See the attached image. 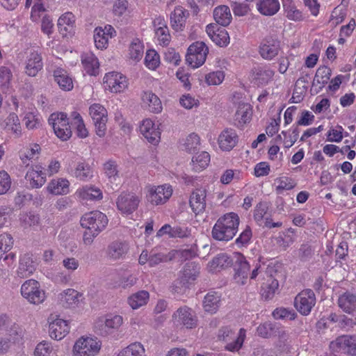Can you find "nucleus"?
Segmentation results:
<instances>
[{"mask_svg": "<svg viewBox=\"0 0 356 356\" xmlns=\"http://www.w3.org/2000/svg\"><path fill=\"white\" fill-rule=\"evenodd\" d=\"M101 348V342L97 338L83 336L79 338L72 348V356L97 355Z\"/></svg>", "mask_w": 356, "mask_h": 356, "instance_id": "1", "label": "nucleus"}, {"mask_svg": "<svg viewBox=\"0 0 356 356\" xmlns=\"http://www.w3.org/2000/svg\"><path fill=\"white\" fill-rule=\"evenodd\" d=\"M218 337L219 340L227 342L225 349L230 352L238 351L243 346L245 337V330L240 329L238 333L235 336L234 332L229 327H223L218 331Z\"/></svg>", "mask_w": 356, "mask_h": 356, "instance_id": "2", "label": "nucleus"}, {"mask_svg": "<svg viewBox=\"0 0 356 356\" xmlns=\"http://www.w3.org/2000/svg\"><path fill=\"white\" fill-rule=\"evenodd\" d=\"M21 294L29 302L33 305L42 303L46 299L45 291L35 280H28L21 286Z\"/></svg>", "mask_w": 356, "mask_h": 356, "instance_id": "3", "label": "nucleus"}, {"mask_svg": "<svg viewBox=\"0 0 356 356\" xmlns=\"http://www.w3.org/2000/svg\"><path fill=\"white\" fill-rule=\"evenodd\" d=\"M89 115L92 120L96 134L103 138L106 133L108 113L106 109L100 104H93L89 107Z\"/></svg>", "mask_w": 356, "mask_h": 356, "instance_id": "4", "label": "nucleus"}, {"mask_svg": "<svg viewBox=\"0 0 356 356\" xmlns=\"http://www.w3.org/2000/svg\"><path fill=\"white\" fill-rule=\"evenodd\" d=\"M48 122L52 126L55 134L62 140H67L72 136L71 127L65 113H54L49 116Z\"/></svg>", "mask_w": 356, "mask_h": 356, "instance_id": "5", "label": "nucleus"}, {"mask_svg": "<svg viewBox=\"0 0 356 356\" xmlns=\"http://www.w3.org/2000/svg\"><path fill=\"white\" fill-rule=\"evenodd\" d=\"M209 49L203 42L197 41L188 49L186 60L193 68L202 65L207 58Z\"/></svg>", "mask_w": 356, "mask_h": 356, "instance_id": "6", "label": "nucleus"}, {"mask_svg": "<svg viewBox=\"0 0 356 356\" xmlns=\"http://www.w3.org/2000/svg\"><path fill=\"white\" fill-rule=\"evenodd\" d=\"M173 323L187 329H193L197 326V317L193 309L187 306L177 309L172 314Z\"/></svg>", "mask_w": 356, "mask_h": 356, "instance_id": "7", "label": "nucleus"}, {"mask_svg": "<svg viewBox=\"0 0 356 356\" xmlns=\"http://www.w3.org/2000/svg\"><path fill=\"white\" fill-rule=\"evenodd\" d=\"M123 323V318L120 315L107 314L99 318L95 327L101 334H108L118 330Z\"/></svg>", "mask_w": 356, "mask_h": 356, "instance_id": "8", "label": "nucleus"}, {"mask_svg": "<svg viewBox=\"0 0 356 356\" xmlns=\"http://www.w3.org/2000/svg\"><path fill=\"white\" fill-rule=\"evenodd\" d=\"M172 188L169 184L151 186L147 188V198L153 205L165 204L172 196Z\"/></svg>", "mask_w": 356, "mask_h": 356, "instance_id": "9", "label": "nucleus"}, {"mask_svg": "<svg viewBox=\"0 0 356 356\" xmlns=\"http://www.w3.org/2000/svg\"><path fill=\"white\" fill-rule=\"evenodd\" d=\"M316 304V296L311 289L303 290L295 298L294 307L303 316L310 314Z\"/></svg>", "mask_w": 356, "mask_h": 356, "instance_id": "10", "label": "nucleus"}, {"mask_svg": "<svg viewBox=\"0 0 356 356\" xmlns=\"http://www.w3.org/2000/svg\"><path fill=\"white\" fill-rule=\"evenodd\" d=\"M58 302L66 309H76L83 303L84 297L82 293L69 288L58 294Z\"/></svg>", "mask_w": 356, "mask_h": 356, "instance_id": "11", "label": "nucleus"}, {"mask_svg": "<svg viewBox=\"0 0 356 356\" xmlns=\"http://www.w3.org/2000/svg\"><path fill=\"white\" fill-rule=\"evenodd\" d=\"M330 348L334 352H343L350 355H356V336L342 335L330 343Z\"/></svg>", "mask_w": 356, "mask_h": 356, "instance_id": "12", "label": "nucleus"}, {"mask_svg": "<svg viewBox=\"0 0 356 356\" xmlns=\"http://www.w3.org/2000/svg\"><path fill=\"white\" fill-rule=\"evenodd\" d=\"M104 85L106 90L112 92H120L127 87V81L122 74L112 72L104 76Z\"/></svg>", "mask_w": 356, "mask_h": 356, "instance_id": "13", "label": "nucleus"}, {"mask_svg": "<svg viewBox=\"0 0 356 356\" xmlns=\"http://www.w3.org/2000/svg\"><path fill=\"white\" fill-rule=\"evenodd\" d=\"M129 250V244L127 241L117 239L108 245L106 254L110 260L118 261L125 258Z\"/></svg>", "mask_w": 356, "mask_h": 356, "instance_id": "14", "label": "nucleus"}, {"mask_svg": "<svg viewBox=\"0 0 356 356\" xmlns=\"http://www.w3.org/2000/svg\"><path fill=\"white\" fill-rule=\"evenodd\" d=\"M140 200L133 193H122L117 200V207L122 213L129 214L138 207Z\"/></svg>", "mask_w": 356, "mask_h": 356, "instance_id": "15", "label": "nucleus"}, {"mask_svg": "<svg viewBox=\"0 0 356 356\" xmlns=\"http://www.w3.org/2000/svg\"><path fill=\"white\" fill-rule=\"evenodd\" d=\"M238 136L232 128L223 129L218 138L219 147L222 151H231L238 143Z\"/></svg>", "mask_w": 356, "mask_h": 356, "instance_id": "16", "label": "nucleus"}, {"mask_svg": "<svg viewBox=\"0 0 356 356\" xmlns=\"http://www.w3.org/2000/svg\"><path fill=\"white\" fill-rule=\"evenodd\" d=\"M140 131L149 143L153 145H156L159 143L161 132L158 126H156L150 119H145L142 122Z\"/></svg>", "mask_w": 356, "mask_h": 356, "instance_id": "17", "label": "nucleus"}, {"mask_svg": "<svg viewBox=\"0 0 356 356\" xmlns=\"http://www.w3.org/2000/svg\"><path fill=\"white\" fill-rule=\"evenodd\" d=\"M206 31L211 40L220 47L227 46L229 42V36L224 28L217 24H210L207 26Z\"/></svg>", "mask_w": 356, "mask_h": 356, "instance_id": "18", "label": "nucleus"}, {"mask_svg": "<svg viewBox=\"0 0 356 356\" xmlns=\"http://www.w3.org/2000/svg\"><path fill=\"white\" fill-rule=\"evenodd\" d=\"M43 63L41 54L37 51H31L26 56L25 73L29 76H35L42 69Z\"/></svg>", "mask_w": 356, "mask_h": 356, "instance_id": "19", "label": "nucleus"}, {"mask_svg": "<svg viewBox=\"0 0 356 356\" xmlns=\"http://www.w3.org/2000/svg\"><path fill=\"white\" fill-rule=\"evenodd\" d=\"M280 49V42L272 38H266L261 43L259 54L266 60H270L279 54Z\"/></svg>", "mask_w": 356, "mask_h": 356, "instance_id": "20", "label": "nucleus"}, {"mask_svg": "<svg viewBox=\"0 0 356 356\" xmlns=\"http://www.w3.org/2000/svg\"><path fill=\"white\" fill-rule=\"evenodd\" d=\"M238 224L228 225L226 224H214L212 229V236L218 241H229L236 233Z\"/></svg>", "mask_w": 356, "mask_h": 356, "instance_id": "21", "label": "nucleus"}, {"mask_svg": "<svg viewBox=\"0 0 356 356\" xmlns=\"http://www.w3.org/2000/svg\"><path fill=\"white\" fill-rule=\"evenodd\" d=\"M83 234V243L91 245L94 239L106 229L104 224H81Z\"/></svg>", "mask_w": 356, "mask_h": 356, "instance_id": "22", "label": "nucleus"}, {"mask_svg": "<svg viewBox=\"0 0 356 356\" xmlns=\"http://www.w3.org/2000/svg\"><path fill=\"white\" fill-rule=\"evenodd\" d=\"M69 331L68 323L63 319L56 318L49 323V336L55 340H61L68 334Z\"/></svg>", "mask_w": 356, "mask_h": 356, "instance_id": "23", "label": "nucleus"}, {"mask_svg": "<svg viewBox=\"0 0 356 356\" xmlns=\"http://www.w3.org/2000/svg\"><path fill=\"white\" fill-rule=\"evenodd\" d=\"M206 196L207 191L204 188H196L191 195L189 204L196 215L202 213L205 210Z\"/></svg>", "mask_w": 356, "mask_h": 356, "instance_id": "24", "label": "nucleus"}, {"mask_svg": "<svg viewBox=\"0 0 356 356\" xmlns=\"http://www.w3.org/2000/svg\"><path fill=\"white\" fill-rule=\"evenodd\" d=\"M114 29L111 25L105 26L104 29L97 27L94 31V41L97 49H106L108 46V39L111 38Z\"/></svg>", "mask_w": 356, "mask_h": 356, "instance_id": "25", "label": "nucleus"}, {"mask_svg": "<svg viewBox=\"0 0 356 356\" xmlns=\"http://www.w3.org/2000/svg\"><path fill=\"white\" fill-rule=\"evenodd\" d=\"M250 269L249 263L242 254H240L236 261V273L234 276L235 282L240 285H244L247 282Z\"/></svg>", "mask_w": 356, "mask_h": 356, "instance_id": "26", "label": "nucleus"}, {"mask_svg": "<svg viewBox=\"0 0 356 356\" xmlns=\"http://www.w3.org/2000/svg\"><path fill=\"white\" fill-rule=\"evenodd\" d=\"M53 76L54 81L61 90L70 91L73 89L72 79L65 69L60 67H56L53 72Z\"/></svg>", "mask_w": 356, "mask_h": 356, "instance_id": "27", "label": "nucleus"}, {"mask_svg": "<svg viewBox=\"0 0 356 356\" xmlns=\"http://www.w3.org/2000/svg\"><path fill=\"white\" fill-rule=\"evenodd\" d=\"M35 269L36 264L33 259L32 255L24 254L20 258L17 274L18 277L25 278L31 276Z\"/></svg>", "mask_w": 356, "mask_h": 356, "instance_id": "28", "label": "nucleus"}, {"mask_svg": "<svg viewBox=\"0 0 356 356\" xmlns=\"http://www.w3.org/2000/svg\"><path fill=\"white\" fill-rule=\"evenodd\" d=\"M155 26V35L161 45L167 46L169 44L171 36L169 29L163 19L158 18L154 21Z\"/></svg>", "mask_w": 356, "mask_h": 356, "instance_id": "29", "label": "nucleus"}, {"mask_svg": "<svg viewBox=\"0 0 356 356\" xmlns=\"http://www.w3.org/2000/svg\"><path fill=\"white\" fill-rule=\"evenodd\" d=\"M221 297L216 292H209L204 298L202 306L204 310L210 314H215L220 306Z\"/></svg>", "mask_w": 356, "mask_h": 356, "instance_id": "30", "label": "nucleus"}, {"mask_svg": "<svg viewBox=\"0 0 356 356\" xmlns=\"http://www.w3.org/2000/svg\"><path fill=\"white\" fill-rule=\"evenodd\" d=\"M275 73V71L270 67L261 66L254 69L253 77L258 83L265 85L273 79Z\"/></svg>", "mask_w": 356, "mask_h": 356, "instance_id": "31", "label": "nucleus"}, {"mask_svg": "<svg viewBox=\"0 0 356 356\" xmlns=\"http://www.w3.org/2000/svg\"><path fill=\"white\" fill-rule=\"evenodd\" d=\"M338 305L344 312L353 313L356 310V296L350 292L343 293L339 297Z\"/></svg>", "mask_w": 356, "mask_h": 356, "instance_id": "32", "label": "nucleus"}, {"mask_svg": "<svg viewBox=\"0 0 356 356\" xmlns=\"http://www.w3.org/2000/svg\"><path fill=\"white\" fill-rule=\"evenodd\" d=\"M47 191L54 195H65L69 193L70 182L63 178L54 179L48 184Z\"/></svg>", "mask_w": 356, "mask_h": 356, "instance_id": "33", "label": "nucleus"}, {"mask_svg": "<svg viewBox=\"0 0 356 356\" xmlns=\"http://www.w3.org/2000/svg\"><path fill=\"white\" fill-rule=\"evenodd\" d=\"M81 62L84 70L88 74L95 76L98 74L99 63L92 53L83 54L81 56Z\"/></svg>", "mask_w": 356, "mask_h": 356, "instance_id": "34", "label": "nucleus"}, {"mask_svg": "<svg viewBox=\"0 0 356 356\" xmlns=\"http://www.w3.org/2000/svg\"><path fill=\"white\" fill-rule=\"evenodd\" d=\"M257 6L259 12L266 16L274 15L280 9L279 0H259Z\"/></svg>", "mask_w": 356, "mask_h": 356, "instance_id": "35", "label": "nucleus"}, {"mask_svg": "<svg viewBox=\"0 0 356 356\" xmlns=\"http://www.w3.org/2000/svg\"><path fill=\"white\" fill-rule=\"evenodd\" d=\"M200 273V267L194 262L186 263L181 272V280L184 284L194 281Z\"/></svg>", "mask_w": 356, "mask_h": 356, "instance_id": "36", "label": "nucleus"}, {"mask_svg": "<svg viewBox=\"0 0 356 356\" xmlns=\"http://www.w3.org/2000/svg\"><path fill=\"white\" fill-rule=\"evenodd\" d=\"M26 179L33 188H40L46 181L45 174L40 170V167L38 166L36 169H31L26 172Z\"/></svg>", "mask_w": 356, "mask_h": 356, "instance_id": "37", "label": "nucleus"}, {"mask_svg": "<svg viewBox=\"0 0 356 356\" xmlns=\"http://www.w3.org/2000/svg\"><path fill=\"white\" fill-rule=\"evenodd\" d=\"M186 10L181 6L175 8L170 15L171 26L176 31H182L186 23Z\"/></svg>", "mask_w": 356, "mask_h": 356, "instance_id": "38", "label": "nucleus"}, {"mask_svg": "<svg viewBox=\"0 0 356 356\" xmlns=\"http://www.w3.org/2000/svg\"><path fill=\"white\" fill-rule=\"evenodd\" d=\"M149 299V293L145 290L139 291L131 294L127 299L129 305L133 309H137L148 302Z\"/></svg>", "mask_w": 356, "mask_h": 356, "instance_id": "39", "label": "nucleus"}, {"mask_svg": "<svg viewBox=\"0 0 356 356\" xmlns=\"http://www.w3.org/2000/svg\"><path fill=\"white\" fill-rule=\"evenodd\" d=\"M164 234H168L171 237L183 238L190 234V231L186 227H182L175 225L171 227L169 224H165L157 232L158 236H162Z\"/></svg>", "mask_w": 356, "mask_h": 356, "instance_id": "40", "label": "nucleus"}, {"mask_svg": "<svg viewBox=\"0 0 356 356\" xmlns=\"http://www.w3.org/2000/svg\"><path fill=\"white\" fill-rule=\"evenodd\" d=\"M143 103L148 106L150 112L159 113L162 111V104L160 99L150 91L145 92L142 97Z\"/></svg>", "mask_w": 356, "mask_h": 356, "instance_id": "41", "label": "nucleus"}, {"mask_svg": "<svg viewBox=\"0 0 356 356\" xmlns=\"http://www.w3.org/2000/svg\"><path fill=\"white\" fill-rule=\"evenodd\" d=\"M3 128L6 131H10L19 137L22 134V127L17 115L11 113L6 118L3 122Z\"/></svg>", "mask_w": 356, "mask_h": 356, "instance_id": "42", "label": "nucleus"}, {"mask_svg": "<svg viewBox=\"0 0 356 356\" xmlns=\"http://www.w3.org/2000/svg\"><path fill=\"white\" fill-rule=\"evenodd\" d=\"M213 17L217 24L223 26L229 25L232 20V15L229 7L220 6L216 8L213 11Z\"/></svg>", "mask_w": 356, "mask_h": 356, "instance_id": "43", "label": "nucleus"}, {"mask_svg": "<svg viewBox=\"0 0 356 356\" xmlns=\"http://www.w3.org/2000/svg\"><path fill=\"white\" fill-rule=\"evenodd\" d=\"M40 147L38 144H32L25 149L20 152V159L24 164L29 165V161L38 158L40 153Z\"/></svg>", "mask_w": 356, "mask_h": 356, "instance_id": "44", "label": "nucleus"}, {"mask_svg": "<svg viewBox=\"0 0 356 356\" xmlns=\"http://www.w3.org/2000/svg\"><path fill=\"white\" fill-rule=\"evenodd\" d=\"M332 71L330 68L326 66L320 67L315 74L313 86L318 85L319 88L322 89L327 83L330 79Z\"/></svg>", "mask_w": 356, "mask_h": 356, "instance_id": "45", "label": "nucleus"}, {"mask_svg": "<svg viewBox=\"0 0 356 356\" xmlns=\"http://www.w3.org/2000/svg\"><path fill=\"white\" fill-rule=\"evenodd\" d=\"M278 281L272 276H270L262 285V296L266 299H271L278 291Z\"/></svg>", "mask_w": 356, "mask_h": 356, "instance_id": "46", "label": "nucleus"}, {"mask_svg": "<svg viewBox=\"0 0 356 356\" xmlns=\"http://www.w3.org/2000/svg\"><path fill=\"white\" fill-rule=\"evenodd\" d=\"M200 145V138L195 133L189 134L181 143L182 149L188 153L195 152L199 149Z\"/></svg>", "mask_w": 356, "mask_h": 356, "instance_id": "47", "label": "nucleus"}, {"mask_svg": "<svg viewBox=\"0 0 356 356\" xmlns=\"http://www.w3.org/2000/svg\"><path fill=\"white\" fill-rule=\"evenodd\" d=\"M77 194L84 200H101L103 197L101 190L92 186H86L79 189Z\"/></svg>", "mask_w": 356, "mask_h": 356, "instance_id": "48", "label": "nucleus"}, {"mask_svg": "<svg viewBox=\"0 0 356 356\" xmlns=\"http://www.w3.org/2000/svg\"><path fill=\"white\" fill-rule=\"evenodd\" d=\"M117 356H145V349L142 343L135 342L122 349Z\"/></svg>", "mask_w": 356, "mask_h": 356, "instance_id": "49", "label": "nucleus"}, {"mask_svg": "<svg viewBox=\"0 0 356 356\" xmlns=\"http://www.w3.org/2000/svg\"><path fill=\"white\" fill-rule=\"evenodd\" d=\"M178 250H172L168 254L161 252L152 253L149 254V266L151 267L155 266L161 263L166 262L172 260L179 253Z\"/></svg>", "mask_w": 356, "mask_h": 356, "instance_id": "50", "label": "nucleus"}, {"mask_svg": "<svg viewBox=\"0 0 356 356\" xmlns=\"http://www.w3.org/2000/svg\"><path fill=\"white\" fill-rule=\"evenodd\" d=\"M296 238V231L293 228H289L286 231L280 233L276 238L277 244L286 249L291 245Z\"/></svg>", "mask_w": 356, "mask_h": 356, "instance_id": "51", "label": "nucleus"}, {"mask_svg": "<svg viewBox=\"0 0 356 356\" xmlns=\"http://www.w3.org/2000/svg\"><path fill=\"white\" fill-rule=\"evenodd\" d=\"M73 175L81 181H88L93 177V172L88 164L79 163L74 169Z\"/></svg>", "mask_w": 356, "mask_h": 356, "instance_id": "52", "label": "nucleus"}, {"mask_svg": "<svg viewBox=\"0 0 356 356\" xmlns=\"http://www.w3.org/2000/svg\"><path fill=\"white\" fill-rule=\"evenodd\" d=\"M283 8L285 10L286 17L293 21H301L303 19V15L299 10L296 8L293 3L292 0H282Z\"/></svg>", "mask_w": 356, "mask_h": 356, "instance_id": "53", "label": "nucleus"}, {"mask_svg": "<svg viewBox=\"0 0 356 356\" xmlns=\"http://www.w3.org/2000/svg\"><path fill=\"white\" fill-rule=\"evenodd\" d=\"M71 117V123L76 127L77 136L82 138H86L88 136V131L81 115L78 112L74 111L72 113Z\"/></svg>", "mask_w": 356, "mask_h": 356, "instance_id": "54", "label": "nucleus"}, {"mask_svg": "<svg viewBox=\"0 0 356 356\" xmlns=\"http://www.w3.org/2000/svg\"><path fill=\"white\" fill-rule=\"evenodd\" d=\"M210 162V155L207 152H202L200 154L193 157V169L195 171H201L206 168Z\"/></svg>", "mask_w": 356, "mask_h": 356, "instance_id": "55", "label": "nucleus"}, {"mask_svg": "<svg viewBox=\"0 0 356 356\" xmlns=\"http://www.w3.org/2000/svg\"><path fill=\"white\" fill-rule=\"evenodd\" d=\"M14 239L11 234L3 233L0 234V261L13 247Z\"/></svg>", "mask_w": 356, "mask_h": 356, "instance_id": "56", "label": "nucleus"}, {"mask_svg": "<svg viewBox=\"0 0 356 356\" xmlns=\"http://www.w3.org/2000/svg\"><path fill=\"white\" fill-rule=\"evenodd\" d=\"M252 114V109L249 104H241L236 113V120L240 124H245L250 121Z\"/></svg>", "mask_w": 356, "mask_h": 356, "instance_id": "57", "label": "nucleus"}, {"mask_svg": "<svg viewBox=\"0 0 356 356\" xmlns=\"http://www.w3.org/2000/svg\"><path fill=\"white\" fill-rule=\"evenodd\" d=\"M103 169L109 181H115L119 177L118 166L115 161L108 160L106 161L104 164Z\"/></svg>", "mask_w": 356, "mask_h": 356, "instance_id": "58", "label": "nucleus"}, {"mask_svg": "<svg viewBox=\"0 0 356 356\" xmlns=\"http://www.w3.org/2000/svg\"><path fill=\"white\" fill-rule=\"evenodd\" d=\"M143 45L142 42L138 40H134L129 47V58L135 62L139 61L143 55Z\"/></svg>", "mask_w": 356, "mask_h": 356, "instance_id": "59", "label": "nucleus"}, {"mask_svg": "<svg viewBox=\"0 0 356 356\" xmlns=\"http://www.w3.org/2000/svg\"><path fill=\"white\" fill-rule=\"evenodd\" d=\"M229 257L225 254H218L207 265L209 270L215 272L222 269L228 264Z\"/></svg>", "mask_w": 356, "mask_h": 356, "instance_id": "60", "label": "nucleus"}, {"mask_svg": "<svg viewBox=\"0 0 356 356\" xmlns=\"http://www.w3.org/2000/svg\"><path fill=\"white\" fill-rule=\"evenodd\" d=\"M6 337L13 343L20 341L22 339L24 331L23 329L17 324H11L6 330Z\"/></svg>", "mask_w": 356, "mask_h": 356, "instance_id": "61", "label": "nucleus"}, {"mask_svg": "<svg viewBox=\"0 0 356 356\" xmlns=\"http://www.w3.org/2000/svg\"><path fill=\"white\" fill-rule=\"evenodd\" d=\"M145 64L147 68L155 70L160 65V56L154 49H149L146 52Z\"/></svg>", "mask_w": 356, "mask_h": 356, "instance_id": "62", "label": "nucleus"}, {"mask_svg": "<svg viewBox=\"0 0 356 356\" xmlns=\"http://www.w3.org/2000/svg\"><path fill=\"white\" fill-rule=\"evenodd\" d=\"M81 221H86L88 222H108V219L104 213L99 211H92L86 213L81 219Z\"/></svg>", "mask_w": 356, "mask_h": 356, "instance_id": "63", "label": "nucleus"}, {"mask_svg": "<svg viewBox=\"0 0 356 356\" xmlns=\"http://www.w3.org/2000/svg\"><path fill=\"white\" fill-rule=\"evenodd\" d=\"M35 356H54L56 352L51 343L42 341L39 343L34 350Z\"/></svg>", "mask_w": 356, "mask_h": 356, "instance_id": "64", "label": "nucleus"}]
</instances>
